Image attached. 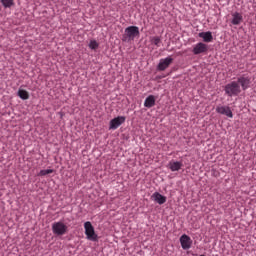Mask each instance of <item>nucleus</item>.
I'll return each mask as SVG.
<instances>
[{
	"label": "nucleus",
	"mask_w": 256,
	"mask_h": 256,
	"mask_svg": "<svg viewBox=\"0 0 256 256\" xmlns=\"http://www.w3.org/2000/svg\"><path fill=\"white\" fill-rule=\"evenodd\" d=\"M224 91L228 97H237L241 93V86L237 81H232L225 85Z\"/></svg>",
	"instance_id": "1"
},
{
	"label": "nucleus",
	"mask_w": 256,
	"mask_h": 256,
	"mask_svg": "<svg viewBox=\"0 0 256 256\" xmlns=\"http://www.w3.org/2000/svg\"><path fill=\"white\" fill-rule=\"evenodd\" d=\"M139 27L128 26L124 31L123 41H135V37H139Z\"/></svg>",
	"instance_id": "2"
},
{
	"label": "nucleus",
	"mask_w": 256,
	"mask_h": 256,
	"mask_svg": "<svg viewBox=\"0 0 256 256\" xmlns=\"http://www.w3.org/2000/svg\"><path fill=\"white\" fill-rule=\"evenodd\" d=\"M84 229H85L86 239H88V241H97L98 236H97V233H95V227H93V224H91V222L89 221L85 222Z\"/></svg>",
	"instance_id": "3"
},
{
	"label": "nucleus",
	"mask_w": 256,
	"mask_h": 256,
	"mask_svg": "<svg viewBox=\"0 0 256 256\" xmlns=\"http://www.w3.org/2000/svg\"><path fill=\"white\" fill-rule=\"evenodd\" d=\"M68 230L69 227L62 221L54 222L52 224V233H54V235H65Z\"/></svg>",
	"instance_id": "4"
},
{
	"label": "nucleus",
	"mask_w": 256,
	"mask_h": 256,
	"mask_svg": "<svg viewBox=\"0 0 256 256\" xmlns=\"http://www.w3.org/2000/svg\"><path fill=\"white\" fill-rule=\"evenodd\" d=\"M237 83L240 85L242 91H247L251 87V77L242 75L237 78Z\"/></svg>",
	"instance_id": "5"
},
{
	"label": "nucleus",
	"mask_w": 256,
	"mask_h": 256,
	"mask_svg": "<svg viewBox=\"0 0 256 256\" xmlns=\"http://www.w3.org/2000/svg\"><path fill=\"white\" fill-rule=\"evenodd\" d=\"M209 46L203 42H199L193 46L192 53L193 55H201V53H207Z\"/></svg>",
	"instance_id": "6"
},
{
	"label": "nucleus",
	"mask_w": 256,
	"mask_h": 256,
	"mask_svg": "<svg viewBox=\"0 0 256 256\" xmlns=\"http://www.w3.org/2000/svg\"><path fill=\"white\" fill-rule=\"evenodd\" d=\"M125 116H118L112 120H110L109 129L115 131V129H119L122 123H125Z\"/></svg>",
	"instance_id": "7"
},
{
	"label": "nucleus",
	"mask_w": 256,
	"mask_h": 256,
	"mask_svg": "<svg viewBox=\"0 0 256 256\" xmlns=\"http://www.w3.org/2000/svg\"><path fill=\"white\" fill-rule=\"evenodd\" d=\"M171 63H173V58H171L170 56L160 59L157 65V71H165V69H168Z\"/></svg>",
	"instance_id": "8"
},
{
	"label": "nucleus",
	"mask_w": 256,
	"mask_h": 256,
	"mask_svg": "<svg viewBox=\"0 0 256 256\" xmlns=\"http://www.w3.org/2000/svg\"><path fill=\"white\" fill-rule=\"evenodd\" d=\"M180 245L184 251H187L193 245V240L187 234H183L180 237Z\"/></svg>",
	"instance_id": "9"
},
{
	"label": "nucleus",
	"mask_w": 256,
	"mask_h": 256,
	"mask_svg": "<svg viewBox=\"0 0 256 256\" xmlns=\"http://www.w3.org/2000/svg\"><path fill=\"white\" fill-rule=\"evenodd\" d=\"M216 113H219L220 115H226V117L233 119V111H231V108L229 106L216 107Z\"/></svg>",
	"instance_id": "10"
},
{
	"label": "nucleus",
	"mask_w": 256,
	"mask_h": 256,
	"mask_svg": "<svg viewBox=\"0 0 256 256\" xmlns=\"http://www.w3.org/2000/svg\"><path fill=\"white\" fill-rule=\"evenodd\" d=\"M152 201H155V203H158V205H163L167 203V197L163 196L159 192H154L151 196Z\"/></svg>",
	"instance_id": "11"
},
{
	"label": "nucleus",
	"mask_w": 256,
	"mask_h": 256,
	"mask_svg": "<svg viewBox=\"0 0 256 256\" xmlns=\"http://www.w3.org/2000/svg\"><path fill=\"white\" fill-rule=\"evenodd\" d=\"M198 37H201L204 43H211V41H213V33H211V31L200 32Z\"/></svg>",
	"instance_id": "12"
},
{
	"label": "nucleus",
	"mask_w": 256,
	"mask_h": 256,
	"mask_svg": "<svg viewBox=\"0 0 256 256\" xmlns=\"http://www.w3.org/2000/svg\"><path fill=\"white\" fill-rule=\"evenodd\" d=\"M155 101H157V97L154 95H149L144 101V107L147 109H151V107H155Z\"/></svg>",
	"instance_id": "13"
},
{
	"label": "nucleus",
	"mask_w": 256,
	"mask_h": 256,
	"mask_svg": "<svg viewBox=\"0 0 256 256\" xmlns=\"http://www.w3.org/2000/svg\"><path fill=\"white\" fill-rule=\"evenodd\" d=\"M168 167L170 169V171H180L181 167H183V162H179V161H170L168 163Z\"/></svg>",
	"instance_id": "14"
},
{
	"label": "nucleus",
	"mask_w": 256,
	"mask_h": 256,
	"mask_svg": "<svg viewBox=\"0 0 256 256\" xmlns=\"http://www.w3.org/2000/svg\"><path fill=\"white\" fill-rule=\"evenodd\" d=\"M241 21H243V15H241L239 12H234L232 14V25H240Z\"/></svg>",
	"instance_id": "15"
},
{
	"label": "nucleus",
	"mask_w": 256,
	"mask_h": 256,
	"mask_svg": "<svg viewBox=\"0 0 256 256\" xmlns=\"http://www.w3.org/2000/svg\"><path fill=\"white\" fill-rule=\"evenodd\" d=\"M17 95L23 101H27V99H29V92H27L26 90L19 89Z\"/></svg>",
	"instance_id": "16"
},
{
	"label": "nucleus",
	"mask_w": 256,
	"mask_h": 256,
	"mask_svg": "<svg viewBox=\"0 0 256 256\" xmlns=\"http://www.w3.org/2000/svg\"><path fill=\"white\" fill-rule=\"evenodd\" d=\"M0 2L5 9H9L13 7V5H15V2L13 0H0Z\"/></svg>",
	"instance_id": "17"
},
{
	"label": "nucleus",
	"mask_w": 256,
	"mask_h": 256,
	"mask_svg": "<svg viewBox=\"0 0 256 256\" xmlns=\"http://www.w3.org/2000/svg\"><path fill=\"white\" fill-rule=\"evenodd\" d=\"M89 49H92V51H95V49H99V43L97 40H91L88 44Z\"/></svg>",
	"instance_id": "18"
},
{
	"label": "nucleus",
	"mask_w": 256,
	"mask_h": 256,
	"mask_svg": "<svg viewBox=\"0 0 256 256\" xmlns=\"http://www.w3.org/2000/svg\"><path fill=\"white\" fill-rule=\"evenodd\" d=\"M53 173V169H45V170H40L39 175L40 177H45V175H49Z\"/></svg>",
	"instance_id": "19"
},
{
	"label": "nucleus",
	"mask_w": 256,
	"mask_h": 256,
	"mask_svg": "<svg viewBox=\"0 0 256 256\" xmlns=\"http://www.w3.org/2000/svg\"><path fill=\"white\" fill-rule=\"evenodd\" d=\"M152 43H154L156 45V47H159L160 43H161V38L159 36H155L151 39Z\"/></svg>",
	"instance_id": "20"
}]
</instances>
